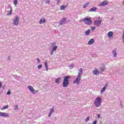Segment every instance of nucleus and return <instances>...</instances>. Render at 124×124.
I'll use <instances>...</instances> for the list:
<instances>
[{
	"mask_svg": "<svg viewBox=\"0 0 124 124\" xmlns=\"http://www.w3.org/2000/svg\"><path fill=\"white\" fill-rule=\"evenodd\" d=\"M79 72L78 73V75L77 78L75 80L73 81V84H77L78 85L80 83V82L81 81V75H82V73H83V69L82 68H80L78 69Z\"/></svg>",
	"mask_w": 124,
	"mask_h": 124,
	"instance_id": "1",
	"label": "nucleus"
},
{
	"mask_svg": "<svg viewBox=\"0 0 124 124\" xmlns=\"http://www.w3.org/2000/svg\"><path fill=\"white\" fill-rule=\"evenodd\" d=\"M68 79H70V77L67 76L64 77L62 84V86L64 87V88H67L68 85H69V80Z\"/></svg>",
	"mask_w": 124,
	"mask_h": 124,
	"instance_id": "2",
	"label": "nucleus"
},
{
	"mask_svg": "<svg viewBox=\"0 0 124 124\" xmlns=\"http://www.w3.org/2000/svg\"><path fill=\"white\" fill-rule=\"evenodd\" d=\"M83 22H84V24L87 26H91L93 24V21L91 17H86L82 19Z\"/></svg>",
	"mask_w": 124,
	"mask_h": 124,
	"instance_id": "3",
	"label": "nucleus"
},
{
	"mask_svg": "<svg viewBox=\"0 0 124 124\" xmlns=\"http://www.w3.org/2000/svg\"><path fill=\"white\" fill-rule=\"evenodd\" d=\"M101 98H100V97H97L95 98L94 103L96 107H99V106L101 105Z\"/></svg>",
	"mask_w": 124,
	"mask_h": 124,
	"instance_id": "4",
	"label": "nucleus"
},
{
	"mask_svg": "<svg viewBox=\"0 0 124 124\" xmlns=\"http://www.w3.org/2000/svg\"><path fill=\"white\" fill-rule=\"evenodd\" d=\"M19 20H20L19 16H16L15 18L13 19L14 25L15 26H18L19 24Z\"/></svg>",
	"mask_w": 124,
	"mask_h": 124,
	"instance_id": "5",
	"label": "nucleus"
},
{
	"mask_svg": "<svg viewBox=\"0 0 124 124\" xmlns=\"http://www.w3.org/2000/svg\"><path fill=\"white\" fill-rule=\"evenodd\" d=\"M109 2L108 0H105L99 3V6H106L108 5Z\"/></svg>",
	"mask_w": 124,
	"mask_h": 124,
	"instance_id": "6",
	"label": "nucleus"
},
{
	"mask_svg": "<svg viewBox=\"0 0 124 124\" xmlns=\"http://www.w3.org/2000/svg\"><path fill=\"white\" fill-rule=\"evenodd\" d=\"M101 22H102L101 20H98V19L95 20L94 21L95 26H96V27H99L100 25H101Z\"/></svg>",
	"mask_w": 124,
	"mask_h": 124,
	"instance_id": "7",
	"label": "nucleus"
},
{
	"mask_svg": "<svg viewBox=\"0 0 124 124\" xmlns=\"http://www.w3.org/2000/svg\"><path fill=\"white\" fill-rule=\"evenodd\" d=\"M0 116L4 117L5 118H7L9 117V114L8 113H6L4 112H0Z\"/></svg>",
	"mask_w": 124,
	"mask_h": 124,
	"instance_id": "8",
	"label": "nucleus"
},
{
	"mask_svg": "<svg viewBox=\"0 0 124 124\" xmlns=\"http://www.w3.org/2000/svg\"><path fill=\"white\" fill-rule=\"evenodd\" d=\"M28 89L30 90V92H31L32 93H35V90L33 89V87H32V86H29Z\"/></svg>",
	"mask_w": 124,
	"mask_h": 124,
	"instance_id": "9",
	"label": "nucleus"
},
{
	"mask_svg": "<svg viewBox=\"0 0 124 124\" xmlns=\"http://www.w3.org/2000/svg\"><path fill=\"white\" fill-rule=\"evenodd\" d=\"M65 21H66V18L65 17H63L62 18L60 21V24L61 26H62L63 24H64V23H65Z\"/></svg>",
	"mask_w": 124,
	"mask_h": 124,
	"instance_id": "10",
	"label": "nucleus"
},
{
	"mask_svg": "<svg viewBox=\"0 0 124 124\" xmlns=\"http://www.w3.org/2000/svg\"><path fill=\"white\" fill-rule=\"evenodd\" d=\"M93 74H94V75H99V71H98V69H95L93 71Z\"/></svg>",
	"mask_w": 124,
	"mask_h": 124,
	"instance_id": "11",
	"label": "nucleus"
},
{
	"mask_svg": "<svg viewBox=\"0 0 124 124\" xmlns=\"http://www.w3.org/2000/svg\"><path fill=\"white\" fill-rule=\"evenodd\" d=\"M50 113L48 114V117H51V116H52V114L55 112V110H54V107L50 108Z\"/></svg>",
	"mask_w": 124,
	"mask_h": 124,
	"instance_id": "12",
	"label": "nucleus"
},
{
	"mask_svg": "<svg viewBox=\"0 0 124 124\" xmlns=\"http://www.w3.org/2000/svg\"><path fill=\"white\" fill-rule=\"evenodd\" d=\"M93 43H94V39H91L88 42V45H92V44H93Z\"/></svg>",
	"mask_w": 124,
	"mask_h": 124,
	"instance_id": "13",
	"label": "nucleus"
},
{
	"mask_svg": "<svg viewBox=\"0 0 124 124\" xmlns=\"http://www.w3.org/2000/svg\"><path fill=\"white\" fill-rule=\"evenodd\" d=\"M44 23H46V19L45 18L41 19L39 21V23L41 25L42 24H44Z\"/></svg>",
	"mask_w": 124,
	"mask_h": 124,
	"instance_id": "14",
	"label": "nucleus"
},
{
	"mask_svg": "<svg viewBox=\"0 0 124 124\" xmlns=\"http://www.w3.org/2000/svg\"><path fill=\"white\" fill-rule=\"evenodd\" d=\"M61 80H62V78H58L55 80V83H56V84H60V83H61Z\"/></svg>",
	"mask_w": 124,
	"mask_h": 124,
	"instance_id": "15",
	"label": "nucleus"
},
{
	"mask_svg": "<svg viewBox=\"0 0 124 124\" xmlns=\"http://www.w3.org/2000/svg\"><path fill=\"white\" fill-rule=\"evenodd\" d=\"M108 37H112L113 36V32L112 31H109L108 33Z\"/></svg>",
	"mask_w": 124,
	"mask_h": 124,
	"instance_id": "16",
	"label": "nucleus"
},
{
	"mask_svg": "<svg viewBox=\"0 0 124 124\" xmlns=\"http://www.w3.org/2000/svg\"><path fill=\"white\" fill-rule=\"evenodd\" d=\"M96 9H97V8H96L95 7H93L92 8H91L90 10H89V11L93 12V11H95V10H96Z\"/></svg>",
	"mask_w": 124,
	"mask_h": 124,
	"instance_id": "17",
	"label": "nucleus"
},
{
	"mask_svg": "<svg viewBox=\"0 0 124 124\" xmlns=\"http://www.w3.org/2000/svg\"><path fill=\"white\" fill-rule=\"evenodd\" d=\"M45 67H46V70L47 71H48V64H47V61H46L45 62Z\"/></svg>",
	"mask_w": 124,
	"mask_h": 124,
	"instance_id": "18",
	"label": "nucleus"
},
{
	"mask_svg": "<svg viewBox=\"0 0 124 124\" xmlns=\"http://www.w3.org/2000/svg\"><path fill=\"white\" fill-rule=\"evenodd\" d=\"M67 7V5L64 6L63 5H62L60 7L61 10H63V9L66 8Z\"/></svg>",
	"mask_w": 124,
	"mask_h": 124,
	"instance_id": "19",
	"label": "nucleus"
},
{
	"mask_svg": "<svg viewBox=\"0 0 124 124\" xmlns=\"http://www.w3.org/2000/svg\"><path fill=\"white\" fill-rule=\"evenodd\" d=\"M112 53L113 54V57L114 58H116V57H117V52H116V50H114L112 51Z\"/></svg>",
	"mask_w": 124,
	"mask_h": 124,
	"instance_id": "20",
	"label": "nucleus"
},
{
	"mask_svg": "<svg viewBox=\"0 0 124 124\" xmlns=\"http://www.w3.org/2000/svg\"><path fill=\"white\" fill-rule=\"evenodd\" d=\"M91 32V30L89 29L85 31V35H89Z\"/></svg>",
	"mask_w": 124,
	"mask_h": 124,
	"instance_id": "21",
	"label": "nucleus"
},
{
	"mask_svg": "<svg viewBox=\"0 0 124 124\" xmlns=\"http://www.w3.org/2000/svg\"><path fill=\"white\" fill-rule=\"evenodd\" d=\"M10 10L9 12L7 14V15H11V14H12V8L10 7Z\"/></svg>",
	"mask_w": 124,
	"mask_h": 124,
	"instance_id": "22",
	"label": "nucleus"
},
{
	"mask_svg": "<svg viewBox=\"0 0 124 124\" xmlns=\"http://www.w3.org/2000/svg\"><path fill=\"white\" fill-rule=\"evenodd\" d=\"M89 4H90V2H89L86 3L84 5H83V8H86V7H87L89 5Z\"/></svg>",
	"mask_w": 124,
	"mask_h": 124,
	"instance_id": "23",
	"label": "nucleus"
},
{
	"mask_svg": "<svg viewBox=\"0 0 124 124\" xmlns=\"http://www.w3.org/2000/svg\"><path fill=\"white\" fill-rule=\"evenodd\" d=\"M106 90V87H104L102 88L101 91V93H104L105 92V90Z\"/></svg>",
	"mask_w": 124,
	"mask_h": 124,
	"instance_id": "24",
	"label": "nucleus"
},
{
	"mask_svg": "<svg viewBox=\"0 0 124 124\" xmlns=\"http://www.w3.org/2000/svg\"><path fill=\"white\" fill-rule=\"evenodd\" d=\"M8 105L5 106L2 108H1V110H4L5 109H7V108H8Z\"/></svg>",
	"mask_w": 124,
	"mask_h": 124,
	"instance_id": "25",
	"label": "nucleus"
},
{
	"mask_svg": "<svg viewBox=\"0 0 124 124\" xmlns=\"http://www.w3.org/2000/svg\"><path fill=\"white\" fill-rule=\"evenodd\" d=\"M58 48V46H55L52 48V51H56Z\"/></svg>",
	"mask_w": 124,
	"mask_h": 124,
	"instance_id": "26",
	"label": "nucleus"
},
{
	"mask_svg": "<svg viewBox=\"0 0 124 124\" xmlns=\"http://www.w3.org/2000/svg\"><path fill=\"white\" fill-rule=\"evenodd\" d=\"M14 3L15 5H16V4H18V0H15L14 1Z\"/></svg>",
	"mask_w": 124,
	"mask_h": 124,
	"instance_id": "27",
	"label": "nucleus"
},
{
	"mask_svg": "<svg viewBox=\"0 0 124 124\" xmlns=\"http://www.w3.org/2000/svg\"><path fill=\"white\" fill-rule=\"evenodd\" d=\"M90 120V116H88L86 119H85V122L86 123H88L89 122V120Z\"/></svg>",
	"mask_w": 124,
	"mask_h": 124,
	"instance_id": "28",
	"label": "nucleus"
},
{
	"mask_svg": "<svg viewBox=\"0 0 124 124\" xmlns=\"http://www.w3.org/2000/svg\"><path fill=\"white\" fill-rule=\"evenodd\" d=\"M69 68H70V69H71L72 68H73V67H74V65H72L71 64L69 66Z\"/></svg>",
	"mask_w": 124,
	"mask_h": 124,
	"instance_id": "29",
	"label": "nucleus"
},
{
	"mask_svg": "<svg viewBox=\"0 0 124 124\" xmlns=\"http://www.w3.org/2000/svg\"><path fill=\"white\" fill-rule=\"evenodd\" d=\"M41 67H42V65L39 64V65H38V69H40V68H41Z\"/></svg>",
	"mask_w": 124,
	"mask_h": 124,
	"instance_id": "30",
	"label": "nucleus"
},
{
	"mask_svg": "<svg viewBox=\"0 0 124 124\" xmlns=\"http://www.w3.org/2000/svg\"><path fill=\"white\" fill-rule=\"evenodd\" d=\"M11 93V92H10V91H8V92H7V94H8V95H10Z\"/></svg>",
	"mask_w": 124,
	"mask_h": 124,
	"instance_id": "31",
	"label": "nucleus"
},
{
	"mask_svg": "<svg viewBox=\"0 0 124 124\" xmlns=\"http://www.w3.org/2000/svg\"><path fill=\"white\" fill-rule=\"evenodd\" d=\"M95 29V26H93L91 28L92 31H94V30Z\"/></svg>",
	"mask_w": 124,
	"mask_h": 124,
	"instance_id": "32",
	"label": "nucleus"
},
{
	"mask_svg": "<svg viewBox=\"0 0 124 124\" xmlns=\"http://www.w3.org/2000/svg\"><path fill=\"white\" fill-rule=\"evenodd\" d=\"M18 105H16L15 108V110H18Z\"/></svg>",
	"mask_w": 124,
	"mask_h": 124,
	"instance_id": "33",
	"label": "nucleus"
},
{
	"mask_svg": "<svg viewBox=\"0 0 124 124\" xmlns=\"http://www.w3.org/2000/svg\"><path fill=\"white\" fill-rule=\"evenodd\" d=\"M50 3V0H47L46 1V3Z\"/></svg>",
	"mask_w": 124,
	"mask_h": 124,
	"instance_id": "34",
	"label": "nucleus"
},
{
	"mask_svg": "<svg viewBox=\"0 0 124 124\" xmlns=\"http://www.w3.org/2000/svg\"><path fill=\"white\" fill-rule=\"evenodd\" d=\"M37 61L38 62V63H40V60H39V59H37Z\"/></svg>",
	"mask_w": 124,
	"mask_h": 124,
	"instance_id": "35",
	"label": "nucleus"
},
{
	"mask_svg": "<svg viewBox=\"0 0 124 124\" xmlns=\"http://www.w3.org/2000/svg\"><path fill=\"white\" fill-rule=\"evenodd\" d=\"M2 87V84L1 83V82L0 81V89Z\"/></svg>",
	"mask_w": 124,
	"mask_h": 124,
	"instance_id": "36",
	"label": "nucleus"
},
{
	"mask_svg": "<svg viewBox=\"0 0 124 124\" xmlns=\"http://www.w3.org/2000/svg\"><path fill=\"white\" fill-rule=\"evenodd\" d=\"M98 119H100L101 118V116H100V114H98Z\"/></svg>",
	"mask_w": 124,
	"mask_h": 124,
	"instance_id": "37",
	"label": "nucleus"
},
{
	"mask_svg": "<svg viewBox=\"0 0 124 124\" xmlns=\"http://www.w3.org/2000/svg\"><path fill=\"white\" fill-rule=\"evenodd\" d=\"M51 45L55 46V45H56V43H51Z\"/></svg>",
	"mask_w": 124,
	"mask_h": 124,
	"instance_id": "38",
	"label": "nucleus"
},
{
	"mask_svg": "<svg viewBox=\"0 0 124 124\" xmlns=\"http://www.w3.org/2000/svg\"><path fill=\"white\" fill-rule=\"evenodd\" d=\"M53 54H54V51L52 50L50 52V55H53Z\"/></svg>",
	"mask_w": 124,
	"mask_h": 124,
	"instance_id": "39",
	"label": "nucleus"
},
{
	"mask_svg": "<svg viewBox=\"0 0 124 124\" xmlns=\"http://www.w3.org/2000/svg\"><path fill=\"white\" fill-rule=\"evenodd\" d=\"M61 0H57V3H58V4L60 3V2H61Z\"/></svg>",
	"mask_w": 124,
	"mask_h": 124,
	"instance_id": "40",
	"label": "nucleus"
},
{
	"mask_svg": "<svg viewBox=\"0 0 124 124\" xmlns=\"http://www.w3.org/2000/svg\"><path fill=\"white\" fill-rule=\"evenodd\" d=\"M105 87H106V88L107 87H108V83L106 84Z\"/></svg>",
	"mask_w": 124,
	"mask_h": 124,
	"instance_id": "41",
	"label": "nucleus"
},
{
	"mask_svg": "<svg viewBox=\"0 0 124 124\" xmlns=\"http://www.w3.org/2000/svg\"><path fill=\"white\" fill-rule=\"evenodd\" d=\"M101 71H102V72H103L104 71V69H101Z\"/></svg>",
	"mask_w": 124,
	"mask_h": 124,
	"instance_id": "42",
	"label": "nucleus"
},
{
	"mask_svg": "<svg viewBox=\"0 0 124 124\" xmlns=\"http://www.w3.org/2000/svg\"><path fill=\"white\" fill-rule=\"evenodd\" d=\"M35 93H38V90L35 91Z\"/></svg>",
	"mask_w": 124,
	"mask_h": 124,
	"instance_id": "43",
	"label": "nucleus"
}]
</instances>
